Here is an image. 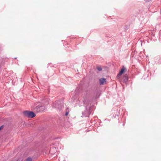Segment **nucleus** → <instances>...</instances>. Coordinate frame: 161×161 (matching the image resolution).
Listing matches in <instances>:
<instances>
[{"mask_svg":"<svg viewBox=\"0 0 161 161\" xmlns=\"http://www.w3.org/2000/svg\"><path fill=\"white\" fill-rule=\"evenodd\" d=\"M128 80V75L127 73L124 75L122 80L123 81L125 82H126Z\"/></svg>","mask_w":161,"mask_h":161,"instance_id":"20e7f679","label":"nucleus"},{"mask_svg":"<svg viewBox=\"0 0 161 161\" xmlns=\"http://www.w3.org/2000/svg\"><path fill=\"white\" fill-rule=\"evenodd\" d=\"M144 0L146 2H148L150 1L151 0Z\"/></svg>","mask_w":161,"mask_h":161,"instance_id":"1a4fd4ad","label":"nucleus"},{"mask_svg":"<svg viewBox=\"0 0 161 161\" xmlns=\"http://www.w3.org/2000/svg\"><path fill=\"white\" fill-rule=\"evenodd\" d=\"M100 85H104L106 82V79L105 78H101L99 80Z\"/></svg>","mask_w":161,"mask_h":161,"instance_id":"39448f33","label":"nucleus"},{"mask_svg":"<svg viewBox=\"0 0 161 161\" xmlns=\"http://www.w3.org/2000/svg\"><path fill=\"white\" fill-rule=\"evenodd\" d=\"M127 71V69L124 67H122L119 73L117 75L116 78L117 79L119 80L121 78V75L124 73H125Z\"/></svg>","mask_w":161,"mask_h":161,"instance_id":"7ed1b4c3","label":"nucleus"},{"mask_svg":"<svg viewBox=\"0 0 161 161\" xmlns=\"http://www.w3.org/2000/svg\"><path fill=\"white\" fill-rule=\"evenodd\" d=\"M23 113L25 116L28 118H33L36 116V114L32 111H25L23 112Z\"/></svg>","mask_w":161,"mask_h":161,"instance_id":"f03ea898","label":"nucleus"},{"mask_svg":"<svg viewBox=\"0 0 161 161\" xmlns=\"http://www.w3.org/2000/svg\"><path fill=\"white\" fill-rule=\"evenodd\" d=\"M97 69L98 70H99V71L102 70V69L101 67H100V66H97Z\"/></svg>","mask_w":161,"mask_h":161,"instance_id":"6e6552de","label":"nucleus"},{"mask_svg":"<svg viewBox=\"0 0 161 161\" xmlns=\"http://www.w3.org/2000/svg\"><path fill=\"white\" fill-rule=\"evenodd\" d=\"M32 161V158L30 157H29L25 159V160L24 161Z\"/></svg>","mask_w":161,"mask_h":161,"instance_id":"423d86ee","label":"nucleus"},{"mask_svg":"<svg viewBox=\"0 0 161 161\" xmlns=\"http://www.w3.org/2000/svg\"><path fill=\"white\" fill-rule=\"evenodd\" d=\"M137 54V52L135 51H134V52L133 53H131V55H133V56L132 57H134V55H135V56L134 57H136V54Z\"/></svg>","mask_w":161,"mask_h":161,"instance_id":"0eeeda50","label":"nucleus"},{"mask_svg":"<svg viewBox=\"0 0 161 161\" xmlns=\"http://www.w3.org/2000/svg\"><path fill=\"white\" fill-rule=\"evenodd\" d=\"M69 114V113L68 112H67L66 113H65V115L67 116Z\"/></svg>","mask_w":161,"mask_h":161,"instance_id":"9d476101","label":"nucleus"},{"mask_svg":"<svg viewBox=\"0 0 161 161\" xmlns=\"http://www.w3.org/2000/svg\"><path fill=\"white\" fill-rule=\"evenodd\" d=\"M45 107L40 103H37L36 106L34 108V110L37 112H42L45 110Z\"/></svg>","mask_w":161,"mask_h":161,"instance_id":"f257e3e1","label":"nucleus"}]
</instances>
